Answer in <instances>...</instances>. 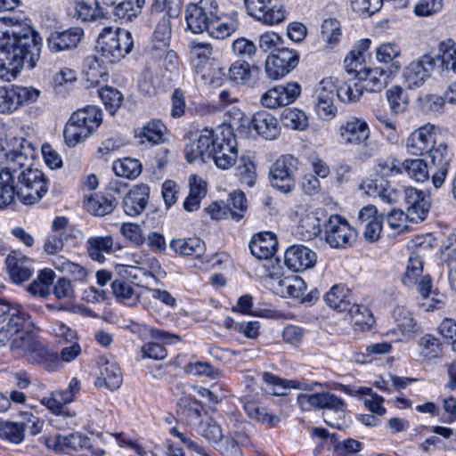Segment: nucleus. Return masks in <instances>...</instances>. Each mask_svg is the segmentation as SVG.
Returning a JSON list of instances; mask_svg holds the SVG:
<instances>
[{"mask_svg":"<svg viewBox=\"0 0 456 456\" xmlns=\"http://www.w3.org/2000/svg\"><path fill=\"white\" fill-rule=\"evenodd\" d=\"M11 146L5 154L6 166L0 170V208L10 205L16 196L24 204H35L48 191V179L32 167L35 145L23 137H15Z\"/></svg>","mask_w":456,"mask_h":456,"instance_id":"nucleus-1","label":"nucleus"},{"mask_svg":"<svg viewBox=\"0 0 456 456\" xmlns=\"http://www.w3.org/2000/svg\"><path fill=\"white\" fill-rule=\"evenodd\" d=\"M41 45L40 35L26 20L0 18V77L11 81L24 65L34 69Z\"/></svg>","mask_w":456,"mask_h":456,"instance_id":"nucleus-2","label":"nucleus"},{"mask_svg":"<svg viewBox=\"0 0 456 456\" xmlns=\"http://www.w3.org/2000/svg\"><path fill=\"white\" fill-rule=\"evenodd\" d=\"M227 125L224 121L214 131L204 127L199 138L189 142L184 149L185 158L191 163L197 159L207 162L213 159L220 169L228 168V138L225 137Z\"/></svg>","mask_w":456,"mask_h":456,"instance_id":"nucleus-3","label":"nucleus"},{"mask_svg":"<svg viewBox=\"0 0 456 456\" xmlns=\"http://www.w3.org/2000/svg\"><path fill=\"white\" fill-rule=\"evenodd\" d=\"M102 111L95 106H86L75 111L63 130L65 143L75 147L88 138L101 125Z\"/></svg>","mask_w":456,"mask_h":456,"instance_id":"nucleus-4","label":"nucleus"},{"mask_svg":"<svg viewBox=\"0 0 456 456\" xmlns=\"http://www.w3.org/2000/svg\"><path fill=\"white\" fill-rule=\"evenodd\" d=\"M133 46L134 40L129 31L105 28L98 37L96 49L108 61L114 63L125 58Z\"/></svg>","mask_w":456,"mask_h":456,"instance_id":"nucleus-5","label":"nucleus"},{"mask_svg":"<svg viewBox=\"0 0 456 456\" xmlns=\"http://www.w3.org/2000/svg\"><path fill=\"white\" fill-rule=\"evenodd\" d=\"M298 159L291 154L280 156L270 167L269 181L277 191L288 194L296 188V174L299 168Z\"/></svg>","mask_w":456,"mask_h":456,"instance_id":"nucleus-6","label":"nucleus"},{"mask_svg":"<svg viewBox=\"0 0 456 456\" xmlns=\"http://www.w3.org/2000/svg\"><path fill=\"white\" fill-rule=\"evenodd\" d=\"M80 388V381L77 378H72L66 388L53 391L49 395L44 396L40 402L53 414L67 420V424H70L74 422L76 412L66 407V404L74 401Z\"/></svg>","mask_w":456,"mask_h":456,"instance_id":"nucleus-7","label":"nucleus"},{"mask_svg":"<svg viewBox=\"0 0 456 456\" xmlns=\"http://www.w3.org/2000/svg\"><path fill=\"white\" fill-rule=\"evenodd\" d=\"M400 69V62H393L387 69L380 67L368 69L362 66L353 69L352 71H346V73L349 75L354 74L358 77L363 91L378 93L387 86V83L398 73Z\"/></svg>","mask_w":456,"mask_h":456,"instance_id":"nucleus-8","label":"nucleus"},{"mask_svg":"<svg viewBox=\"0 0 456 456\" xmlns=\"http://www.w3.org/2000/svg\"><path fill=\"white\" fill-rule=\"evenodd\" d=\"M338 138L346 146L367 147L370 137V127L365 119L351 116L338 127Z\"/></svg>","mask_w":456,"mask_h":456,"instance_id":"nucleus-9","label":"nucleus"},{"mask_svg":"<svg viewBox=\"0 0 456 456\" xmlns=\"http://www.w3.org/2000/svg\"><path fill=\"white\" fill-rule=\"evenodd\" d=\"M326 242L334 248L351 246L356 238L354 229L340 216H331L324 227Z\"/></svg>","mask_w":456,"mask_h":456,"instance_id":"nucleus-10","label":"nucleus"},{"mask_svg":"<svg viewBox=\"0 0 456 456\" xmlns=\"http://www.w3.org/2000/svg\"><path fill=\"white\" fill-rule=\"evenodd\" d=\"M248 13L257 20L274 25L282 22L287 12L278 0H245Z\"/></svg>","mask_w":456,"mask_h":456,"instance_id":"nucleus-11","label":"nucleus"},{"mask_svg":"<svg viewBox=\"0 0 456 456\" xmlns=\"http://www.w3.org/2000/svg\"><path fill=\"white\" fill-rule=\"evenodd\" d=\"M40 91L33 87L0 86V113H10L20 106L35 102Z\"/></svg>","mask_w":456,"mask_h":456,"instance_id":"nucleus-12","label":"nucleus"},{"mask_svg":"<svg viewBox=\"0 0 456 456\" xmlns=\"http://www.w3.org/2000/svg\"><path fill=\"white\" fill-rule=\"evenodd\" d=\"M298 53L288 48L278 49L265 61V72L269 78L277 80L285 77L298 64Z\"/></svg>","mask_w":456,"mask_h":456,"instance_id":"nucleus-13","label":"nucleus"},{"mask_svg":"<svg viewBox=\"0 0 456 456\" xmlns=\"http://www.w3.org/2000/svg\"><path fill=\"white\" fill-rule=\"evenodd\" d=\"M441 60L429 55L424 54L419 59L411 61L403 71V79L410 89L421 86L424 82L430 77L431 71Z\"/></svg>","mask_w":456,"mask_h":456,"instance_id":"nucleus-14","label":"nucleus"},{"mask_svg":"<svg viewBox=\"0 0 456 456\" xmlns=\"http://www.w3.org/2000/svg\"><path fill=\"white\" fill-rule=\"evenodd\" d=\"M438 127L428 123L414 130L406 139L405 147L412 155H423L428 152L436 142Z\"/></svg>","mask_w":456,"mask_h":456,"instance_id":"nucleus-15","label":"nucleus"},{"mask_svg":"<svg viewBox=\"0 0 456 456\" xmlns=\"http://www.w3.org/2000/svg\"><path fill=\"white\" fill-rule=\"evenodd\" d=\"M402 194L409 221L412 223L423 221L427 217L430 208V202L424 191L413 187H407Z\"/></svg>","mask_w":456,"mask_h":456,"instance_id":"nucleus-16","label":"nucleus"},{"mask_svg":"<svg viewBox=\"0 0 456 456\" xmlns=\"http://www.w3.org/2000/svg\"><path fill=\"white\" fill-rule=\"evenodd\" d=\"M317 261L314 251L303 245H293L287 248L284 263L293 272H303L312 269Z\"/></svg>","mask_w":456,"mask_h":456,"instance_id":"nucleus-17","label":"nucleus"},{"mask_svg":"<svg viewBox=\"0 0 456 456\" xmlns=\"http://www.w3.org/2000/svg\"><path fill=\"white\" fill-rule=\"evenodd\" d=\"M428 152L431 159L432 183L436 188H439L445 180L450 165L447 145L444 142H439Z\"/></svg>","mask_w":456,"mask_h":456,"instance_id":"nucleus-18","label":"nucleus"},{"mask_svg":"<svg viewBox=\"0 0 456 456\" xmlns=\"http://www.w3.org/2000/svg\"><path fill=\"white\" fill-rule=\"evenodd\" d=\"M150 194V187L145 183L134 186L124 197L123 209L129 216H136L145 209Z\"/></svg>","mask_w":456,"mask_h":456,"instance_id":"nucleus-19","label":"nucleus"},{"mask_svg":"<svg viewBox=\"0 0 456 456\" xmlns=\"http://www.w3.org/2000/svg\"><path fill=\"white\" fill-rule=\"evenodd\" d=\"M83 35V29L77 27L62 32H53L47 38L48 48L53 53L73 49L80 42Z\"/></svg>","mask_w":456,"mask_h":456,"instance_id":"nucleus-20","label":"nucleus"},{"mask_svg":"<svg viewBox=\"0 0 456 456\" xmlns=\"http://www.w3.org/2000/svg\"><path fill=\"white\" fill-rule=\"evenodd\" d=\"M210 0H200L199 4H190L185 9L187 28L194 34L207 30L211 18L206 12Z\"/></svg>","mask_w":456,"mask_h":456,"instance_id":"nucleus-21","label":"nucleus"},{"mask_svg":"<svg viewBox=\"0 0 456 456\" xmlns=\"http://www.w3.org/2000/svg\"><path fill=\"white\" fill-rule=\"evenodd\" d=\"M261 378L265 384V390L270 395L282 396L287 395L289 388H299L304 390H312L313 385L297 380L284 379L271 372L265 371Z\"/></svg>","mask_w":456,"mask_h":456,"instance_id":"nucleus-22","label":"nucleus"},{"mask_svg":"<svg viewBox=\"0 0 456 456\" xmlns=\"http://www.w3.org/2000/svg\"><path fill=\"white\" fill-rule=\"evenodd\" d=\"M278 248L276 235L271 232H260L253 236L249 248L251 254L257 259H271Z\"/></svg>","mask_w":456,"mask_h":456,"instance_id":"nucleus-23","label":"nucleus"},{"mask_svg":"<svg viewBox=\"0 0 456 456\" xmlns=\"http://www.w3.org/2000/svg\"><path fill=\"white\" fill-rule=\"evenodd\" d=\"M237 156V150L234 147H230V160L232 156ZM230 168L233 177L237 179L241 184H246L248 187H252L256 182V171L253 161L246 156H241L236 159L232 164L230 163Z\"/></svg>","mask_w":456,"mask_h":456,"instance_id":"nucleus-24","label":"nucleus"},{"mask_svg":"<svg viewBox=\"0 0 456 456\" xmlns=\"http://www.w3.org/2000/svg\"><path fill=\"white\" fill-rule=\"evenodd\" d=\"M252 129H254L259 136L266 140H274L281 133V127L277 118L265 110L253 115L251 130Z\"/></svg>","mask_w":456,"mask_h":456,"instance_id":"nucleus-25","label":"nucleus"},{"mask_svg":"<svg viewBox=\"0 0 456 456\" xmlns=\"http://www.w3.org/2000/svg\"><path fill=\"white\" fill-rule=\"evenodd\" d=\"M118 204L117 199L110 194H91L85 201L86 210L96 216L110 214Z\"/></svg>","mask_w":456,"mask_h":456,"instance_id":"nucleus-26","label":"nucleus"},{"mask_svg":"<svg viewBox=\"0 0 456 456\" xmlns=\"http://www.w3.org/2000/svg\"><path fill=\"white\" fill-rule=\"evenodd\" d=\"M41 345L32 333L26 332L12 338L10 350L19 356H26L31 362Z\"/></svg>","mask_w":456,"mask_h":456,"instance_id":"nucleus-27","label":"nucleus"},{"mask_svg":"<svg viewBox=\"0 0 456 456\" xmlns=\"http://www.w3.org/2000/svg\"><path fill=\"white\" fill-rule=\"evenodd\" d=\"M166 126L159 120H151L134 131V136L140 144H159L164 142Z\"/></svg>","mask_w":456,"mask_h":456,"instance_id":"nucleus-28","label":"nucleus"},{"mask_svg":"<svg viewBox=\"0 0 456 456\" xmlns=\"http://www.w3.org/2000/svg\"><path fill=\"white\" fill-rule=\"evenodd\" d=\"M113 248L114 240L111 236H92L86 242L87 255L99 263L104 262V254L112 252Z\"/></svg>","mask_w":456,"mask_h":456,"instance_id":"nucleus-29","label":"nucleus"},{"mask_svg":"<svg viewBox=\"0 0 456 456\" xmlns=\"http://www.w3.org/2000/svg\"><path fill=\"white\" fill-rule=\"evenodd\" d=\"M83 73L90 86H96L101 82H106L109 77L107 67L94 55L88 56L85 59Z\"/></svg>","mask_w":456,"mask_h":456,"instance_id":"nucleus-30","label":"nucleus"},{"mask_svg":"<svg viewBox=\"0 0 456 456\" xmlns=\"http://www.w3.org/2000/svg\"><path fill=\"white\" fill-rule=\"evenodd\" d=\"M253 116L245 114L240 108H230V131L237 138H248L251 134Z\"/></svg>","mask_w":456,"mask_h":456,"instance_id":"nucleus-31","label":"nucleus"},{"mask_svg":"<svg viewBox=\"0 0 456 456\" xmlns=\"http://www.w3.org/2000/svg\"><path fill=\"white\" fill-rule=\"evenodd\" d=\"M27 264L28 259L20 253L12 252L7 256L6 265L15 282L20 283L30 278L32 271Z\"/></svg>","mask_w":456,"mask_h":456,"instance_id":"nucleus-32","label":"nucleus"},{"mask_svg":"<svg viewBox=\"0 0 456 456\" xmlns=\"http://www.w3.org/2000/svg\"><path fill=\"white\" fill-rule=\"evenodd\" d=\"M346 74L347 77L337 85V96L343 102H355L363 94L362 86L354 74Z\"/></svg>","mask_w":456,"mask_h":456,"instance_id":"nucleus-33","label":"nucleus"},{"mask_svg":"<svg viewBox=\"0 0 456 456\" xmlns=\"http://www.w3.org/2000/svg\"><path fill=\"white\" fill-rule=\"evenodd\" d=\"M190 192L183 202V208L186 211L192 212L198 210L202 198L207 193V183L196 175L189 178Z\"/></svg>","mask_w":456,"mask_h":456,"instance_id":"nucleus-34","label":"nucleus"},{"mask_svg":"<svg viewBox=\"0 0 456 456\" xmlns=\"http://www.w3.org/2000/svg\"><path fill=\"white\" fill-rule=\"evenodd\" d=\"M170 248L181 256L200 257L205 251L204 242L197 237L173 239L169 243Z\"/></svg>","mask_w":456,"mask_h":456,"instance_id":"nucleus-35","label":"nucleus"},{"mask_svg":"<svg viewBox=\"0 0 456 456\" xmlns=\"http://www.w3.org/2000/svg\"><path fill=\"white\" fill-rule=\"evenodd\" d=\"M171 24L170 17L166 14L159 20L152 35L151 49L154 52L166 51L170 43Z\"/></svg>","mask_w":456,"mask_h":456,"instance_id":"nucleus-36","label":"nucleus"},{"mask_svg":"<svg viewBox=\"0 0 456 456\" xmlns=\"http://www.w3.org/2000/svg\"><path fill=\"white\" fill-rule=\"evenodd\" d=\"M350 290L342 284L334 285L324 296L326 304L338 311H346L351 304Z\"/></svg>","mask_w":456,"mask_h":456,"instance_id":"nucleus-37","label":"nucleus"},{"mask_svg":"<svg viewBox=\"0 0 456 456\" xmlns=\"http://www.w3.org/2000/svg\"><path fill=\"white\" fill-rule=\"evenodd\" d=\"M112 293L118 301L129 306L137 305L140 294L132 283L124 279H117L111 283Z\"/></svg>","mask_w":456,"mask_h":456,"instance_id":"nucleus-38","label":"nucleus"},{"mask_svg":"<svg viewBox=\"0 0 456 456\" xmlns=\"http://www.w3.org/2000/svg\"><path fill=\"white\" fill-rule=\"evenodd\" d=\"M360 188L370 197H379L384 202L391 204L396 201L397 192L386 188L381 181L366 179L362 183Z\"/></svg>","mask_w":456,"mask_h":456,"instance_id":"nucleus-39","label":"nucleus"},{"mask_svg":"<svg viewBox=\"0 0 456 456\" xmlns=\"http://www.w3.org/2000/svg\"><path fill=\"white\" fill-rule=\"evenodd\" d=\"M75 11L77 17L83 21H94L105 17L97 0H77Z\"/></svg>","mask_w":456,"mask_h":456,"instance_id":"nucleus-40","label":"nucleus"},{"mask_svg":"<svg viewBox=\"0 0 456 456\" xmlns=\"http://www.w3.org/2000/svg\"><path fill=\"white\" fill-rule=\"evenodd\" d=\"M320 219L313 212L303 216L297 227V233L304 240H310L317 237L321 232Z\"/></svg>","mask_w":456,"mask_h":456,"instance_id":"nucleus-41","label":"nucleus"},{"mask_svg":"<svg viewBox=\"0 0 456 456\" xmlns=\"http://www.w3.org/2000/svg\"><path fill=\"white\" fill-rule=\"evenodd\" d=\"M145 0H124L115 5L113 15L124 21H133L142 12Z\"/></svg>","mask_w":456,"mask_h":456,"instance_id":"nucleus-42","label":"nucleus"},{"mask_svg":"<svg viewBox=\"0 0 456 456\" xmlns=\"http://www.w3.org/2000/svg\"><path fill=\"white\" fill-rule=\"evenodd\" d=\"M122 383V376L119 367L115 362H106L101 370V376L98 377L96 384L104 385L108 389L113 391L118 389Z\"/></svg>","mask_w":456,"mask_h":456,"instance_id":"nucleus-43","label":"nucleus"},{"mask_svg":"<svg viewBox=\"0 0 456 456\" xmlns=\"http://www.w3.org/2000/svg\"><path fill=\"white\" fill-rule=\"evenodd\" d=\"M177 407L181 415L189 426L195 428L202 421L201 416L204 411V408L199 400L191 398L188 401H184L183 403Z\"/></svg>","mask_w":456,"mask_h":456,"instance_id":"nucleus-44","label":"nucleus"},{"mask_svg":"<svg viewBox=\"0 0 456 456\" xmlns=\"http://www.w3.org/2000/svg\"><path fill=\"white\" fill-rule=\"evenodd\" d=\"M243 407L249 418L256 419L264 424H267L270 427H274L280 421L278 416L270 412L266 408L262 407L255 402H247Z\"/></svg>","mask_w":456,"mask_h":456,"instance_id":"nucleus-45","label":"nucleus"},{"mask_svg":"<svg viewBox=\"0 0 456 456\" xmlns=\"http://www.w3.org/2000/svg\"><path fill=\"white\" fill-rule=\"evenodd\" d=\"M403 170L413 180L425 182L429 178L431 172L427 162L422 159H405L403 162Z\"/></svg>","mask_w":456,"mask_h":456,"instance_id":"nucleus-46","label":"nucleus"},{"mask_svg":"<svg viewBox=\"0 0 456 456\" xmlns=\"http://www.w3.org/2000/svg\"><path fill=\"white\" fill-rule=\"evenodd\" d=\"M422 258L419 255L412 253L408 258L406 269L401 281L403 285L407 287H413L417 284V280L422 275Z\"/></svg>","mask_w":456,"mask_h":456,"instance_id":"nucleus-47","label":"nucleus"},{"mask_svg":"<svg viewBox=\"0 0 456 456\" xmlns=\"http://www.w3.org/2000/svg\"><path fill=\"white\" fill-rule=\"evenodd\" d=\"M395 315L397 328L404 338H411L418 332L417 322L409 311L397 308L395 311Z\"/></svg>","mask_w":456,"mask_h":456,"instance_id":"nucleus-48","label":"nucleus"},{"mask_svg":"<svg viewBox=\"0 0 456 456\" xmlns=\"http://www.w3.org/2000/svg\"><path fill=\"white\" fill-rule=\"evenodd\" d=\"M321 36L329 48L336 47L342 37L340 22L336 19L325 20L322 25Z\"/></svg>","mask_w":456,"mask_h":456,"instance_id":"nucleus-49","label":"nucleus"},{"mask_svg":"<svg viewBox=\"0 0 456 456\" xmlns=\"http://www.w3.org/2000/svg\"><path fill=\"white\" fill-rule=\"evenodd\" d=\"M112 169L118 176L134 179L141 174L142 165L138 159L125 158L115 161Z\"/></svg>","mask_w":456,"mask_h":456,"instance_id":"nucleus-50","label":"nucleus"},{"mask_svg":"<svg viewBox=\"0 0 456 456\" xmlns=\"http://www.w3.org/2000/svg\"><path fill=\"white\" fill-rule=\"evenodd\" d=\"M281 122L292 130H305L308 126V118L305 113L296 108H287L282 111Z\"/></svg>","mask_w":456,"mask_h":456,"instance_id":"nucleus-51","label":"nucleus"},{"mask_svg":"<svg viewBox=\"0 0 456 456\" xmlns=\"http://www.w3.org/2000/svg\"><path fill=\"white\" fill-rule=\"evenodd\" d=\"M31 362L39 364L48 371H56L61 368V361L59 354L48 350L43 345H41Z\"/></svg>","mask_w":456,"mask_h":456,"instance_id":"nucleus-52","label":"nucleus"},{"mask_svg":"<svg viewBox=\"0 0 456 456\" xmlns=\"http://www.w3.org/2000/svg\"><path fill=\"white\" fill-rule=\"evenodd\" d=\"M438 58L443 69L456 72V46L452 40L442 41L438 46Z\"/></svg>","mask_w":456,"mask_h":456,"instance_id":"nucleus-53","label":"nucleus"},{"mask_svg":"<svg viewBox=\"0 0 456 456\" xmlns=\"http://www.w3.org/2000/svg\"><path fill=\"white\" fill-rule=\"evenodd\" d=\"M420 354L428 360L437 358L442 354V343L439 338L427 334L421 337L418 342Z\"/></svg>","mask_w":456,"mask_h":456,"instance_id":"nucleus-54","label":"nucleus"},{"mask_svg":"<svg viewBox=\"0 0 456 456\" xmlns=\"http://www.w3.org/2000/svg\"><path fill=\"white\" fill-rule=\"evenodd\" d=\"M253 306V297L249 294H245L240 296L236 304L233 305L231 308L232 313H237L244 315H254V316H261V317H272L273 311L264 309V310H252Z\"/></svg>","mask_w":456,"mask_h":456,"instance_id":"nucleus-55","label":"nucleus"},{"mask_svg":"<svg viewBox=\"0 0 456 456\" xmlns=\"http://www.w3.org/2000/svg\"><path fill=\"white\" fill-rule=\"evenodd\" d=\"M248 208V200L244 192L240 190L230 194V218L233 221H240Z\"/></svg>","mask_w":456,"mask_h":456,"instance_id":"nucleus-56","label":"nucleus"},{"mask_svg":"<svg viewBox=\"0 0 456 456\" xmlns=\"http://www.w3.org/2000/svg\"><path fill=\"white\" fill-rule=\"evenodd\" d=\"M279 286L281 289V293L295 298L303 296L306 289V285L304 280L296 275L284 277L283 279L280 280Z\"/></svg>","mask_w":456,"mask_h":456,"instance_id":"nucleus-57","label":"nucleus"},{"mask_svg":"<svg viewBox=\"0 0 456 456\" xmlns=\"http://www.w3.org/2000/svg\"><path fill=\"white\" fill-rule=\"evenodd\" d=\"M6 318H8V322L4 327L15 335L23 329L25 322L29 320L30 315L20 305L13 304V309Z\"/></svg>","mask_w":456,"mask_h":456,"instance_id":"nucleus-58","label":"nucleus"},{"mask_svg":"<svg viewBox=\"0 0 456 456\" xmlns=\"http://www.w3.org/2000/svg\"><path fill=\"white\" fill-rule=\"evenodd\" d=\"M98 94L111 115L118 110L123 101L122 94L118 89L110 86L100 88Z\"/></svg>","mask_w":456,"mask_h":456,"instance_id":"nucleus-59","label":"nucleus"},{"mask_svg":"<svg viewBox=\"0 0 456 456\" xmlns=\"http://www.w3.org/2000/svg\"><path fill=\"white\" fill-rule=\"evenodd\" d=\"M370 45V39H362L357 43L355 48L344 60L346 71H352L353 69L362 66L363 53L369 49Z\"/></svg>","mask_w":456,"mask_h":456,"instance_id":"nucleus-60","label":"nucleus"},{"mask_svg":"<svg viewBox=\"0 0 456 456\" xmlns=\"http://www.w3.org/2000/svg\"><path fill=\"white\" fill-rule=\"evenodd\" d=\"M375 172L380 176H393L403 171V162L395 158H380L376 160Z\"/></svg>","mask_w":456,"mask_h":456,"instance_id":"nucleus-61","label":"nucleus"},{"mask_svg":"<svg viewBox=\"0 0 456 456\" xmlns=\"http://www.w3.org/2000/svg\"><path fill=\"white\" fill-rule=\"evenodd\" d=\"M133 263L137 265L138 269H149L151 273H154L159 276L166 274L162 270L159 260L151 254H134L133 255Z\"/></svg>","mask_w":456,"mask_h":456,"instance_id":"nucleus-62","label":"nucleus"},{"mask_svg":"<svg viewBox=\"0 0 456 456\" xmlns=\"http://www.w3.org/2000/svg\"><path fill=\"white\" fill-rule=\"evenodd\" d=\"M194 385L183 382L180 379H174L169 383V392L176 399V406L183 403L184 401H188L194 398L191 394L193 391Z\"/></svg>","mask_w":456,"mask_h":456,"instance_id":"nucleus-63","label":"nucleus"},{"mask_svg":"<svg viewBox=\"0 0 456 456\" xmlns=\"http://www.w3.org/2000/svg\"><path fill=\"white\" fill-rule=\"evenodd\" d=\"M194 428L200 435L213 444H217L223 438L220 426L212 419L206 422L201 421Z\"/></svg>","mask_w":456,"mask_h":456,"instance_id":"nucleus-64","label":"nucleus"}]
</instances>
